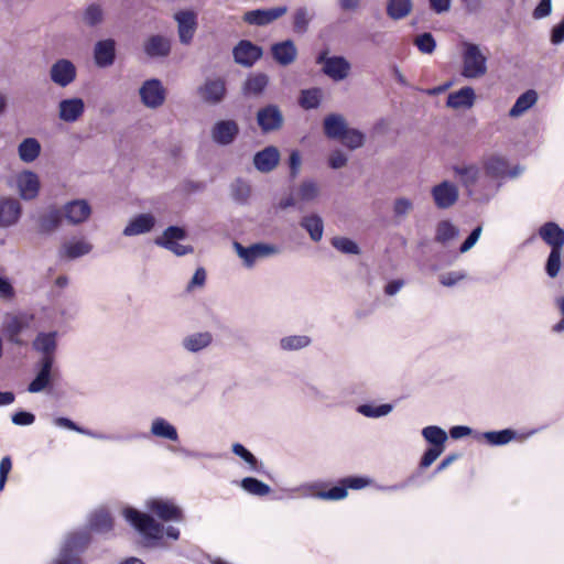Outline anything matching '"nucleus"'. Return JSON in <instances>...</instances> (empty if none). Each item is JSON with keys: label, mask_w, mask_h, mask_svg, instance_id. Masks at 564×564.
Masks as SVG:
<instances>
[{"label": "nucleus", "mask_w": 564, "mask_h": 564, "mask_svg": "<svg viewBox=\"0 0 564 564\" xmlns=\"http://www.w3.org/2000/svg\"><path fill=\"white\" fill-rule=\"evenodd\" d=\"M434 204L440 209H448L454 206L459 198L458 186L451 181H443L432 187L431 191Z\"/></svg>", "instance_id": "nucleus-13"}, {"label": "nucleus", "mask_w": 564, "mask_h": 564, "mask_svg": "<svg viewBox=\"0 0 564 564\" xmlns=\"http://www.w3.org/2000/svg\"><path fill=\"white\" fill-rule=\"evenodd\" d=\"M174 19L177 22L180 42L189 44L197 28L196 14L193 11H181L175 13Z\"/></svg>", "instance_id": "nucleus-21"}, {"label": "nucleus", "mask_w": 564, "mask_h": 564, "mask_svg": "<svg viewBox=\"0 0 564 564\" xmlns=\"http://www.w3.org/2000/svg\"><path fill=\"white\" fill-rule=\"evenodd\" d=\"M116 59V42L112 39L96 42L94 62L100 68L109 67Z\"/></svg>", "instance_id": "nucleus-23"}, {"label": "nucleus", "mask_w": 564, "mask_h": 564, "mask_svg": "<svg viewBox=\"0 0 564 564\" xmlns=\"http://www.w3.org/2000/svg\"><path fill=\"white\" fill-rule=\"evenodd\" d=\"M317 64L323 65V72L335 82L347 78L350 70L349 62L343 56L327 57V52H322L316 59Z\"/></svg>", "instance_id": "nucleus-9"}, {"label": "nucleus", "mask_w": 564, "mask_h": 564, "mask_svg": "<svg viewBox=\"0 0 564 564\" xmlns=\"http://www.w3.org/2000/svg\"><path fill=\"white\" fill-rule=\"evenodd\" d=\"M89 540L85 532L70 534L54 564H80L79 552L88 545Z\"/></svg>", "instance_id": "nucleus-6"}, {"label": "nucleus", "mask_w": 564, "mask_h": 564, "mask_svg": "<svg viewBox=\"0 0 564 564\" xmlns=\"http://www.w3.org/2000/svg\"><path fill=\"white\" fill-rule=\"evenodd\" d=\"M212 335L208 332L197 333L186 337L184 347L189 351H199L212 343Z\"/></svg>", "instance_id": "nucleus-46"}, {"label": "nucleus", "mask_w": 564, "mask_h": 564, "mask_svg": "<svg viewBox=\"0 0 564 564\" xmlns=\"http://www.w3.org/2000/svg\"><path fill=\"white\" fill-rule=\"evenodd\" d=\"M22 215L21 203L13 197H0V228H10L17 225Z\"/></svg>", "instance_id": "nucleus-18"}, {"label": "nucleus", "mask_w": 564, "mask_h": 564, "mask_svg": "<svg viewBox=\"0 0 564 564\" xmlns=\"http://www.w3.org/2000/svg\"><path fill=\"white\" fill-rule=\"evenodd\" d=\"M319 194V187L314 181H304L297 189V196L303 202H311Z\"/></svg>", "instance_id": "nucleus-55"}, {"label": "nucleus", "mask_w": 564, "mask_h": 564, "mask_svg": "<svg viewBox=\"0 0 564 564\" xmlns=\"http://www.w3.org/2000/svg\"><path fill=\"white\" fill-rule=\"evenodd\" d=\"M89 525L95 531L108 532L113 528V519L108 511H96L89 520Z\"/></svg>", "instance_id": "nucleus-43"}, {"label": "nucleus", "mask_w": 564, "mask_h": 564, "mask_svg": "<svg viewBox=\"0 0 564 564\" xmlns=\"http://www.w3.org/2000/svg\"><path fill=\"white\" fill-rule=\"evenodd\" d=\"M370 480L366 477L349 476L341 478L337 486L323 490L317 496L325 500H341L347 496L348 489L359 490L369 485Z\"/></svg>", "instance_id": "nucleus-7"}, {"label": "nucleus", "mask_w": 564, "mask_h": 564, "mask_svg": "<svg viewBox=\"0 0 564 564\" xmlns=\"http://www.w3.org/2000/svg\"><path fill=\"white\" fill-rule=\"evenodd\" d=\"M453 172L460 185L465 188L467 195L475 200L488 202L500 189V182L484 183L481 189L478 191L476 188L481 176V170L477 164H457L453 166Z\"/></svg>", "instance_id": "nucleus-1"}, {"label": "nucleus", "mask_w": 564, "mask_h": 564, "mask_svg": "<svg viewBox=\"0 0 564 564\" xmlns=\"http://www.w3.org/2000/svg\"><path fill=\"white\" fill-rule=\"evenodd\" d=\"M412 0H390V18L400 20L410 14L412 11Z\"/></svg>", "instance_id": "nucleus-49"}, {"label": "nucleus", "mask_w": 564, "mask_h": 564, "mask_svg": "<svg viewBox=\"0 0 564 564\" xmlns=\"http://www.w3.org/2000/svg\"><path fill=\"white\" fill-rule=\"evenodd\" d=\"M413 208V204L408 198H399L394 202L393 212L398 219L405 217Z\"/></svg>", "instance_id": "nucleus-62"}, {"label": "nucleus", "mask_w": 564, "mask_h": 564, "mask_svg": "<svg viewBox=\"0 0 564 564\" xmlns=\"http://www.w3.org/2000/svg\"><path fill=\"white\" fill-rule=\"evenodd\" d=\"M482 167L486 177L501 181L508 174L509 162L500 154H491L482 160Z\"/></svg>", "instance_id": "nucleus-24"}, {"label": "nucleus", "mask_w": 564, "mask_h": 564, "mask_svg": "<svg viewBox=\"0 0 564 564\" xmlns=\"http://www.w3.org/2000/svg\"><path fill=\"white\" fill-rule=\"evenodd\" d=\"M561 256L562 250H551L545 265L546 273L550 278H555L558 274L561 268Z\"/></svg>", "instance_id": "nucleus-59"}, {"label": "nucleus", "mask_w": 564, "mask_h": 564, "mask_svg": "<svg viewBox=\"0 0 564 564\" xmlns=\"http://www.w3.org/2000/svg\"><path fill=\"white\" fill-rule=\"evenodd\" d=\"M19 195L24 200H32L37 197L41 183L36 173L24 170L15 178Z\"/></svg>", "instance_id": "nucleus-17"}, {"label": "nucleus", "mask_w": 564, "mask_h": 564, "mask_svg": "<svg viewBox=\"0 0 564 564\" xmlns=\"http://www.w3.org/2000/svg\"><path fill=\"white\" fill-rule=\"evenodd\" d=\"M250 195V186L238 178L231 184V196L238 203H246Z\"/></svg>", "instance_id": "nucleus-58"}, {"label": "nucleus", "mask_w": 564, "mask_h": 564, "mask_svg": "<svg viewBox=\"0 0 564 564\" xmlns=\"http://www.w3.org/2000/svg\"><path fill=\"white\" fill-rule=\"evenodd\" d=\"M488 58L480 46L475 43L464 42L462 52V76L467 79H479L488 72Z\"/></svg>", "instance_id": "nucleus-2"}, {"label": "nucleus", "mask_w": 564, "mask_h": 564, "mask_svg": "<svg viewBox=\"0 0 564 564\" xmlns=\"http://www.w3.org/2000/svg\"><path fill=\"white\" fill-rule=\"evenodd\" d=\"M257 123L263 133L278 131L283 127L284 116L279 106L270 104L257 112Z\"/></svg>", "instance_id": "nucleus-12"}, {"label": "nucleus", "mask_w": 564, "mask_h": 564, "mask_svg": "<svg viewBox=\"0 0 564 564\" xmlns=\"http://www.w3.org/2000/svg\"><path fill=\"white\" fill-rule=\"evenodd\" d=\"M142 104L150 109H158L166 99V89L160 79L151 78L145 80L139 88Z\"/></svg>", "instance_id": "nucleus-8"}, {"label": "nucleus", "mask_w": 564, "mask_h": 564, "mask_svg": "<svg viewBox=\"0 0 564 564\" xmlns=\"http://www.w3.org/2000/svg\"><path fill=\"white\" fill-rule=\"evenodd\" d=\"M62 212L69 224L78 225L86 221L89 218L91 214V208L87 200L75 199L66 203Z\"/></svg>", "instance_id": "nucleus-22"}, {"label": "nucleus", "mask_w": 564, "mask_h": 564, "mask_svg": "<svg viewBox=\"0 0 564 564\" xmlns=\"http://www.w3.org/2000/svg\"><path fill=\"white\" fill-rule=\"evenodd\" d=\"M206 271L204 268H197L193 278L191 279V281L188 282L187 286H186V291L187 292H192L196 289H202L204 285H205V282H206Z\"/></svg>", "instance_id": "nucleus-61"}, {"label": "nucleus", "mask_w": 564, "mask_h": 564, "mask_svg": "<svg viewBox=\"0 0 564 564\" xmlns=\"http://www.w3.org/2000/svg\"><path fill=\"white\" fill-rule=\"evenodd\" d=\"M339 140L345 147L356 150L364 145L365 134L357 129L348 128Z\"/></svg>", "instance_id": "nucleus-50"}, {"label": "nucleus", "mask_w": 564, "mask_h": 564, "mask_svg": "<svg viewBox=\"0 0 564 564\" xmlns=\"http://www.w3.org/2000/svg\"><path fill=\"white\" fill-rule=\"evenodd\" d=\"M274 61L281 66H288L295 62L297 48L292 40H285L271 46Z\"/></svg>", "instance_id": "nucleus-27"}, {"label": "nucleus", "mask_w": 564, "mask_h": 564, "mask_svg": "<svg viewBox=\"0 0 564 564\" xmlns=\"http://www.w3.org/2000/svg\"><path fill=\"white\" fill-rule=\"evenodd\" d=\"M232 453L243 459L251 470L258 471L260 469V464L256 456L249 452L242 444L235 443L232 445Z\"/></svg>", "instance_id": "nucleus-53"}, {"label": "nucleus", "mask_w": 564, "mask_h": 564, "mask_svg": "<svg viewBox=\"0 0 564 564\" xmlns=\"http://www.w3.org/2000/svg\"><path fill=\"white\" fill-rule=\"evenodd\" d=\"M48 74L52 83L65 88L75 82L77 68L72 61L59 58L51 65Z\"/></svg>", "instance_id": "nucleus-11"}, {"label": "nucleus", "mask_w": 564, "mask_h": 564, "mask_svg": "<svg viewBox=\"0 0 564 564\" xmlns=\"http://www.w3.org/2000/svg\"><path fill=\"white\" fill-rule=\"evenodd\" d=\"M482 228L481 226L476 227L470 235L467 237V239L462 243L460 246V252L465 253L469 251L478 241L480 235H481Z\"/></svg>", "instance_id": "nucleus-64"}, {"label": "nucleus", "mask_w": 564, "mask_h": 564, "mask_svg": "<svg viewBox=\"0 0 564 564\" xmlns=\"http://www.w3.org/2000/svg\"><path fill=\"white\" fill-rule=\"evenodd\" d=\"M151 433L161 438L177 441L178 434L176 429L162 417H156L151 425Z\"/></svg>", "instance_id": "nucleus-40"}, {"label": "nucleus", "mask_w": 564, "mask_h": 564, "mask_svg": "<svg viewBox=\"0 0 564 564\" xmlns=\"http://www.w3.org/2000/svg\"><path fill=\"white\" fill-rule=\"evenodd\" d=\"M458 235L459 230L456 226L448 220H443L437 225L435 239L441 243H446L457 238Z\"/></svg>", "instance_id": "nucleus-47"}, {"label": "nucleus", "mask_w": 564, "mask_h": 564, "mask_svg": "<svg viewBox=\"0 0 564 564\" xmlns=\"http://www.w3.org/2000/svg\"><path fill=\"white\" fill-rule=\"evenodd\" d=\"M311 344L308 336L292 335L286 336L280 340V346L283 350H297Z\"/></svg>", "instance_id": "nucleus-52"}, {"label": "nucleus", "mask_w": 564, "mask_h": 564, "mask_svg": "<svg viewBox=\"0 0 564 564\" xmlns=\"http://www.w3.org/2000/svg\"><path fill=\"white\" fill-rule=\"evenodd\" d=\"M422 435L431 444L420 462V467L424 469L430 467L444 452L447 434L440 426L429 425L422 430Z\"/></svg>", "instance_id": "nucleus-4"}, {"label": "nucleus", "mask_w": 564, "mask_h": 564, "mask_svg": "<svg viewBox=\"0 0 564 564\" xmlns=\"http://www.w3.org/2000/svg\"><path fill=\"white\" fill-rule=\"evenodd\" d=\"M186 237V232L183 228L177 226L167 227L161 237L155 239L158 246H165V241H177Z\"/></svg>", "instance_id": "nucleus-54"}, {"label": "nucleus", "mask_w": 564, "mask_h": 564, "mask_svg": "<svg viewBox=\"0 0 564 564\" xmlns=\"http://www.w3.org/2000/svg\"><path fill=\"white\" fill-rule=\"evenodd\" d=\"M358 412L368 417H379L388 414V404L373 406L371 404H362L358 406Z\"/></svg>", "instance_id": "nucleus-60"}, {"label": "nucleus", "mask_w": 564, "mask_h": 564, "mask_svg": "<svg viewBox=\"0 0 564 564\" xmlns=\"http://www.w3.org/2000/svg\"><path fill=\"white\" fill-rule=\"evenodd\" d=\"M239 131L235 120H219L213 126L210 137L219 145H229L236 140Z\"/></svg>", "instance_id": "nucleus-19"}, {"label": "nucleus", "mask_w": 564, "mask_h": 564, "mask_svg": "<svg viewBox=\"0 0 564 564\" xmlns=\"http://www.w3.org/2000/svg\"><path fill=\"white\" fill-rule=\"evenodd\" d=\"M56 336V332L40 333L33 340V348L43 355L42 358L50 357L52 362L57 347Z\"/></svg>", "instance_id": "nucleus-35"}, {"label": "nucleus", "mask_w": 564, "mask_h": 564, "mask_svg": "<svg viewBox=\"0 0 564 564\" xmlns=\"http://www.w3.org/2000/svg\"><path fill=\"white\" fill-rule=\"evenodd\" d=\"M232 246L237 256L243 261L247 268H252L258 259L275 256L280 252L276 246L263 242L243 247L238 241H235Z\"/></svg>", "instance_id": "nucleus-5"}, {"label": "nucleus", "mask_w": 564, "mask_h": 564, "mask_svg": "<svg viewBox=\"0 0 564 564\" xmlns=\"http://www.w3.org/2000/svg\"><path fill=\"white\" fill-rule=\"evenodd\" d=\"M122 516L126 521L145 539L161 540L163 538L164 527L148 513L141 512L132 507H126L122 510Z\"/></svg>", "instance_id": "nucleus-3"}, {"label": "nucleus", "mask_w": 564, "mask_h": 564, "mask_svg": "<svg viewBox=\"0 0 564 564\" xmlns=\"http://www.w3.org/2000/svg\"><path fill=\"white\" fill-rule=\"evenodd\" d=\"M517 434L513 430L506 429L501 431H491L482 434V437L489 445L499 446L505 445L516 438Z\"/></svg>", "instance_id": "nucleus-45"}, {"label": "nucleus", "mask_w": 564, "mask_h": 564, "mask_svg": "<svg viewBox=\"0 0 564 564\" xmlns=\"http://www.w3.org/2000/svg\"><path fill=\"white\" fill-rule=\"evenodd\" d=\"M476 99L475 90L469 87H463L448 95L446 105L453 109L471 108Z\"/></svg>", "instance_id": "nucleus-33"}, {"label": "nucleus", "mask_w": 564, "mask_h": 564, "mask_svg": "<svg viewBox=\"0 0 564 564\" xmlns=\"http://www.w3.org/2000/svg\"><path fill=\"white\" fill-rule=\"evenodd\" d=\"M314 13L306 7H300L293 14V30L295 33L304 34L308 30Z\"/></svg>", "instance_id": "nucleus-42"}, {"label": "nucleus", "mask_w": 564, "mask_h": 564, "mask_svg": "<svg viewBox=\"0 0 564 564\" xmlns=\"http://www.w3.org/2000/svg\"><path fill=\"white\" fill-rule=\"evenodd\" d=\"M300 225L308 232L310 238L313 241L317 242L322 239L324 232V223L318 215L313 214L303 217Z\"/></svg>", "instance_id": "nucleus-39"}, {"label": "nucleus", "mask_w": 564, "mask_h": 564, "mask_svg": "<svg viewBox=\"0 0 564 564\" xmlns=\"http://www.w3.org/2000/svg\"><path fill=\"white\" fill-rule=\"evenodd\" d=\"M347 162L348 158L341 150L333 151L328 158V164L334 170L344 167Z\"/></svg>", "instance_id": "nucleus-63"}, {"label": "nucleus", "mask_w": 564, "mask_h": 564, "mask_svg": "<svg viewBox=\"0 0 564 564\" xmlns=\"http://www.w3.org/2000/svg\"><path fill=\"white\" fill-rule=\"evenodd\" d=\"M269 84V77L264 73L252 74L247 77L242 85V94L245 96L258 97L262 95Z\"/></svg>", "instance_id": "nucleus-36"}, {"label": "nucleus", "mask_w": 564, "mask_h": 564, "mask_svg": "<svg viewBox=\"0 0 564 564\" xmlns=\"http://www.w3.org/2000/svg\"><path fill=\"white\" fill-rule=\"evenodd\" d=\"M413 43L422 54H432L436 48V42L429 32L415 36Z\"/></svg>", "instance_id": "nucleus-56"}, {"label": "nucleus", "mask_w": 564, "mask_h": 564, "mask_svg": "<svg viewBox=\"0 0 564 564\" xmlns=\"http://www.w3.org/2000/svg\"><path fill=\"white\" fill-rule=\"evenodd\" d=\"M198 93L204 101L216 105L225 97V83L221 79L206 80L205 84L199 87Z\"/></svg>", "instance_id": "nucleus-29"}, {"label": "nucleus", "mask_w": 564, "mask_h": 564, "mask_svg": "<svg viewBox=\"0 0 564 564\" xmlns=\"http://www.w3.org/2000/svg\"><path fill=\"white\" fill-rule=\"evenodd\" d=\"M288 12L286 6L270 9H257L247 11L242 20L250 25L263 26L272 23Z\"/></svg>", "instance_id": "nucleus-16"}, {"label": "nucleus", "mask_w": 564, "mask_h": 564, "mask_svg": "<svg viewBox=\"0 0 564 564\" xmlns=\"http://www.w3.org/2000/svg\"><path fill=\"white\" fill-rule=\"evenodd\" d=\"M541 239L551 247V250H562L564 245V229L553 221L545 223L539 229Z\"/></svg>", "instance_id": "nucleus-28"}, {"label": "nucleus", "mask_w": 564, "mask_h": 564, "mask_svg": "<svg viewBox=\"0 0 564 564\" xmlns=\"http://www.w3.org/2000/svg\"><path fill=\"white\" fill-rule=\"evenodd\" d=\"M36 329L30 319H10L4 326L7 339L18 346H25L34 336Z\"/></svg>", "instance_id": "nucleus-10"}, {"label": "nucleus", "mask_w": 564, "mask_h": 564, "mask_svg": "<svg viewBox=\"0 0 564 564\" xmlns=\"http://www.w3.org/2000/svg\"><path fill=\"white\" fill-rule=\"evenodd\" d=\"M145 507L163 521H181L183 519L182 509L171 500L150 499L147 501Z\"/></svg>", "instance_id": "nucleus-15"}, {"label": "nucleus", "mask_w": 564, "mask_h": 564, "mask_svg": "<svg viewBox=\"0 0 564 564\" xmlns=\"http://www.w3.org/2000/svg\"><path fill=\"white\" fill-rule=\"evenodd\" d=\"M538 100V94L535 90H527L518 97L514 105L509 110V116L518 118L529 110Z\"/></svg>", "instance_id": "nucleus-38"}, {"label": "nucleus", "mask_w": 564, "mask_h": 564, "mask_svg": "<svg viewBox=\"0 0 564 564\" xmlns=\"http://www.w3.org/2000/svg\"><path fill=\"white\" fill-rule=\"evenodd\" d=\"M40 365L41 369L39 373L28 387V391L31 393L44 390L51 382L52 359L50 357L41 358Z\"/></svg>", "instance_id": "nucleus-32"}, {"label": "nucleus", "mask_w": 564, "mask_h": 564, "mask_svg": "<svg viewBox=\"0 0 564 564\" xmlns=\"http://www.w3.org/2000/svg\"><path fill=\"white\" fill-rule=\"evenodd\" d=\"M91 245L84 240L66 242L62 246L61 256L67 259H76L91 251Z\"/></svg>", "instance_id": "nucleus-41"}, {"label": "nucleus", "mask_w": 564, "mask_h": 564, "mask_svg": "<svg viewBox=\"0 0 564 564\" xmlns=\"http://www.w3.org/2000/svg\"><path fill=\"white\" fill-rule=\"evenodd\" d=\"M63 212L54 206L48 207L37 218V230L40 234H52L59 228L63 221Z\"/></svg>", "instance_id": "nucleus-26"}, {"label": "nucleus", "mask_w": 564, "mask_h": 564, "mask_svg": "<svg viewBox=\"0 0 564 564\" xmlns=\"http://www.w3.org/2000/svg\"><path fill=\"white\" fill-rule=\"evenodd\" d=\"M321 104V93L318 89L303 90L300 97V105L304 109H315Z\"/></svg>", "instance_id": "nucleus-57"}, {"label": "nucleus", "mask_w": 564, "mask_h": 564, "mask_svg": "<svg viewBox=\"0 0 564 564\" xmlns=\"http://www.w3.org/2000/svg\"><path fill=\"white\" fill-rule=\"evenodd\" d=\"M41 143L35 138H25L18 145L19 159L24 163L34 162L41 154Z\"/></svg>", "instance_id": "nucleus-37"}, {"label": "nucleus", "mask_w": 564, "mask_h": 564, "mask_svg": "<svg viewBox=\"0 0 564 564\" xmlns=\"http://www.w3.org/2000/svg\"><path fill=\"white\" fill-rule=\"evenodd\" d=\"M280 162V152L276 147L269 145L257 152L253 156V165L261 173L273 171Z\"/></svg>", "instance_id": "nucleus-25"}, {"label": "nucleus", "mask_w": 564, "mask_h": 564, "mask_svg": "<svg viewBox=\"0 0 564 564\" xmlns=\"http://www.w3.org/2000/svg\"><path fill=\"white\" fill-rule=\"evenodd\" d=\"M332 246L341 253L345 254H359V246L350 238L347 237H334L332 239Z\"/></svg>", "instance_id": "nucleus-51"}, {"label": "nucleus", "mask_w": 564, "mask_h": 564, "mask_svg": "<svg viewBox=\"0 0 564 564\" xmlns=\"http://www.w3.org/2000/svg\"><path fill=\"white\" fill-rule=\"evenodd\" d=\"M83 22L85 25L89 28L97 26L104 20V11L100 4L91 3L89 4L84 13H83Z\"/></svg>", "instance_id": "nucleus-48"}, {"label": "nucleus", "mask_w": 564, "mask_h": 564, "mask_svg": "<svg viewBox=\"0 0 564 564\" xmlns=\"http://www.w3.org/2000/svg\"><path fill=\"white\" fill-rule=\"evenodd\" d=\"M323 128L328 139L339 140L349 127L344 116L330 113L325 117Z\"/></svg>", "instance_id": "nucleus-30"}, {"label": "nucleus", "mask_w": 564, "mask_h": 564, "mask_svg": "<svg viewBox=\"0 0 564 564\" xmlns=\"http://www.w3.org/2000/svg\"><path fill=\"white\" fill-rule=\"evenodd\" d=\"M58 118L66 123L76 122L85 111V102L79 97L66 98L58 102Z\"/></svg>", "instance_id": "nucleus-20"}, {"label": "nucleus", "mask_w": 564, "mask_h": 564, "mask_svg": "<svg viewBox=\"0 0 564 564\" xmlns=\"http://www.w3.org/2000/svg\"><path fill=\"white\" fill-rule=\"evenodd\" d=\"M263 55L262 47L248 40H241L232 50V56L237 64L243 67L253 66Z\"/></svg>", "instance_id": "nucleus-14"}, {"label": "nucleus", "mask_w": 564, "mask_h": 564, "mask_svg": "<svg viewBox=\"0 0 564 564\" xmlns=\"http://www.w3.org/2000/svg\"><path fill=\"white\" fill-rule=\"evenodd\" d=\"M154 225V216L151 214H140L130 220L122 234L127 237L147 234L152 230Z\"/></svg>", "instance_id": "nucleus-31"}, {"label": "nucleus", "mask_w": 564, "mask_h": 564, "mask_svg": "<svg viewBox=\"0 0 564 564\" xmlns=\"http://www.w3.org/2000/svg\"><path fill=\"white\" fill-rule=\"evenodd\" d=\"M240 486L243 490H246L248 494H251L253 496L263 497L270 494L271 488L265 482L253 478V477H246L241 480Z\"/></svg>", "instance_id": "nucleus-44"}, {"label": "nucleus", "mask_w": 564, "mask_h": 564, "mask_svg": "<svg viewBox=\"0 0 564 564\" xmlns=\"http://www.w3.org/2000/svg\"><path fill=\"white\" fill-rule=\"evenodd\" d=\"M143 48L149 57H165L171 52V43L162 35H152L144 42Z\"/></svg>", "instance_id": "nucleus-34"}]
</instances>
